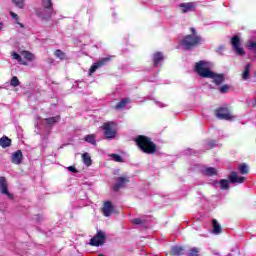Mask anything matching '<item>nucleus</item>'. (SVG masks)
<instances>
[{"label": "nucleus", "mask_w": 256, "mask_h": 256, "mask_svg": "<svg viewBox=\"0 0 256 256\" xmlns=\"http://www.w3.org/2000/svg\"><path fill=\"white\" fill-rule=\"evenodd\" d=\"M136 144L143 151V153L151 154L157 150V146L155 143L151 142V140L145 136H138L136 138Z\"/></svg>", "instance_id": "nucleus-1"}, {"label": "nucleus", "mask_w": 256, "mask_h": 256, "mask_svg": "<svg viewBox=\"0 0 256 256\" xmlns=\"http://www.w3.org/2000/svg\"><path fill=\"white\" fill-rule=\"evenodd\" d=\"M195 71L200 77L209 78L213 75L211 71V63L205 61H199L195 65Z\"/></svg>", "instance_id": "nucleus-2"}, {"label": "nucleus", "mask_w": 256, "mask_h": 256, "mask_svg": "<svg viewBox=\"0 0 256 256\" xmlns=\"http://www.w3.org/2000/svg\"><path fill=\"white\" fill-rule=\"evenodd\" d=\"M192 35L186 36L182 41L181 45L184 49H192L195 45H199L201 43V37L195 34V28H191Z\"/></svg>", "instance_id": "nucleus-3"}, {"label": "nucleus", "mask_w": 256, "mask_h": 256, "mask_svg": "<svg viewBox=\"0 0 256 256\" xmlns=\"http://www.w3.org/2000/svg\"><path fill=\"white\" fill-rule=\"evenodd\" d=\"M102 131H104V137H106V139H115V137L117 136V123H104L102 125Z\"/></svg>", "instance_id": "nucleus-4"}, {"label": "nucleus", "mask_w": 256, "mask_h": 256, "mask_svg": "<svg viewBox=\"0 0 256 256\" xmlns=\"http://www.w3.org/2000/svg\"><path fill=\"white\" fill-rule=\"evenodd\" d=\"M11 56L13 59L18 61L20 65H27V61H33V59H35V56L29 51H22L20 52V55L16 52H12Z\"/></svg>", "instance_id": "nucleus-5"}, {"label": "nucleus", "mask_w": 256, "mask_h": 256, "mask_svg": "<svg viewBox=\"0 0 256 256\" xmlns=\"http://www.w3.org/2000/svg\"><path fill=\"white\" fill-rule=\"evenodd\" d=\"M241 40L239 36H233L231 39V45L236 53V55H245V50L241 47Z\"/></svg>", "instance_id": "nucleus-6"}, {"label": "nucleus", "mask_w": 256, "mask_h": 256, "mask_svg": "<svg viewBox=\"0 0 256 256\" xmlns=\"http://www.w3.org/2000/svg\"><path fill=\"white\" fill-rule=\"evenodd\" d=\"M104 243H105V233L103 231H99L90 240V245H92L93 247H99V245H103Z\"/></svg>", "instance_id": "nucleus-7"}, {"label": "nucleus", "mask_w": 256, "mask_h": 256, "mask_svg": "<svg viewBox=\"0 0 256 256\" xmlns=\"http://www.w3.org/2000/svg\"><path fill=\"white\" fill-rule=\"evenodd\" d=\"M36 14L40 19H51V16L53 15V7L38 8Z\"/></svg>", "instance_id": "nucleus-8"}, {"label": "nucleus", "mask_w": 256, "mask_h": 256, "mask_svg": "<svg viewBox=\"0 0 256 256\" xmlns=\"http://www.w3.org/2000/svg\"><path fill=\"white\" fill-rule=\"evenodd\" d=\"M0 192L2 195H6L8 199H13V194L9 193L7 179L5 177H0Z\"/></svg>", "instance_id": "nucleus-9"}, {"label": "nucleus", "mask_w": 256, "mask_h": 256, "mask_svg": "<svg viewBox=\"0 0 256 256\" xmlns=\"http://www.w3.org/2000/svg\"><path fill=\"white\" fill-rule=\"evenodd\" d=\"M109 61H111V57L101 58L100 60H98L91 66L89 70V75H93L96 69H99V67H103V65H106L107 63H109Z\"/></svg>", "instance_id": "nucleus-10"}, {"label": "nucleus", "mask_w": 256, "mask_h": 256, "mask_svg": "<svg viewBox=\"0 0 256 256\" xmlns=\"http://www.w3.org/2000/svg\"><path fill=\"white\" fill-rule=\"evenodd\" d=\"M216 117L218 119H224L226 121H231L233 119V116L231 113H229V110L226 108H220L216 111Z\"/></svg>", "instance_id": "nucleus-11"}, {"label": "nucleus", "mask_w": 256, "mask_h": 256, "mask_svg": "<svg viewBox=\"0 0 256 256\" xmlns=\"http://www.w3.org/2000/svg\"><path fill=\"white\" fill-rule=\"evenodd\" d=\"M23 161V152L21 150H18L14 152L11 156V162L14 165H21V162Z\"/></svg>", "instance_id": "nucleus-12"}, {"label": "nucleus", "mask_w": 256, "mask_h": 256, "mask_svg": "<svg viewBox=\"0 0 256 256\" xmlns=\"http://www.w3.org/2000/svg\"><path fill=\"white\" fill-rule=\"evenodd\" d=\"M179 7L182 9V13H189V11H194L197 4L195 2L181 3Z\"/></svg>", "instance_id": "nucleus-13"}, {"label": "nucleus", "mask_w": 256, "mask_h": 256, "mask_svg": "<svg viewBox=\"0 0 256 256\" xmlns=\"http://www.w3.org/2000/svg\"><path fill=\"white\" fill-rule=\"evenodd\" d=\"M102 213L104 217H111V214L113 213V204H111L110 201L104 203Z\"/></svg>", "instance_id": "nucleus-14"}, {"label": "nucleus", "mask_w": 256, "mask_h": 256, "mask_svg": "<svg viewBox=\"0 0 256 256\" xmlns=\"http://www.w3.org/2000/svg\"><path fill=\"white\" fill-rule=\"evenodd\" d=\"M208 79H213L216 85H221V83L225 81V76L223 74H215V72H212V75L208 76Z\"/></svg>", "instance_id": "nucleus-15"}, {"label": "nucleus", "mask_w": 256, "mask_h": 256, "mask_svg": "<svg viewBox=\"0 0 256 256\" xmlns=\"http://www.w3.org/2000/svg\"><path fill=\"white\" fill-rule=\"evenodd\" d=\"M129 182V178L127 177H119L118 182L114 185V191H119L122 187H125Z\"/></svg>", "instance_id": "nucleus-16"}, {"label": "nucleus", "mask_w": 256, "mask_h": 256, "mask_svg": "<svg viewBox=\"0 0 256 256\" xmlns=\"http://www.w3.org/2000/svg\"><path fill=\"white\" fill-rule=\"evenodd\" d=\"M229 179L230 183H243L245 181V177H239L237 172H231Z\"/></svg>", "instance_id": "nucleus-17"}, {"label": "nucleus", "mask_w": 256, "mask_h": 256, "mask_svg": "<svg viewBox=\"0 0 256 256\" xmlns=\"http://www.w3.org/2000/svg\"><path fill=\"white\" fill-rule=\"evenodd\" d=\"M129 103H131V100H130L129 98L122 99V100L115 106V109H117L118 111H120V109H125V107H127V105H129Z\"/></svg>", "instance_id": "nucleus-18"}, {"label": "nucleus", "mask_w": 256, "mask_h": 256, "mask_svg": "<svg viewBox=\"0 0 256 256\" xmlns=\"http://www.w3.org/2000/svg\"><path fill=\"white\" fill-rule=\"evenodd\" d=\"M0 147H3V149H7V147H11V139L7 136H3L0 138Z\"/></svg>", "instance_id": "nucleus-19"}, {"label": "nucleus", "mask_w": 256, "mask_h": 256, "mask_svg": "<svg viewBox=\"0 0 256 256\" xmlns=\"http://www.w3.org/2000/svg\"><path fill=\"white\" fill-rule=\"evenodd\" d=\"M212 226H213V233L214 235H219L221 233V224L217 222L216 219L212 220Z\"/></svg>", "instance_id": "nucleus-20"}, {"label": "nucleus", "mask_w": 256, "mask_h": 256, "mask_svg": "<svg viewBox=\"0 0 256 256\" xmlns=\"http://www.w3.org/2000/svg\"><path fill=\"white\" fill-rule=\"evenodd\" d=\"M250 75H251V64H247L243 73H242V79L244 81H247V79H249Z\"/></svg>", "instance_id": "nucleus-21"}, {"label": "nucleus", "mask_w": 256, "mask_h": 256, "mask_svg": "<svg viewBox=\"0 0 256 256\" xmlns=\"http://www.w3.org/2000/svg\"><path fill=\"white\" fill-rule=\"evenodd\" d=\"M183 247L181 246H174L172 247L171 251H170V254L171 255H175V256H179V255H183Z\"/></svg>", "instance_id": "nucleus-22"}, {"label": "nucleus", "mask_w": 256, "mask_h": 256, "mask_svg": "<svg viewBox=\"0 0 256 256\" xmlns=\"http://www.w3.org/2000/svg\"><path fill=\"white\" fill-rule=\"evenodd\" d=\"M60 119H61L60 116H54V117L46 118L45 122L47 123V125H55V123H59Z\"/></svg>", "instance_id": "nucleus-23"}, {"label": "nucleus", "mask_w": 256, "mask_h": 256, "mask_svg": "<svg viewBox=\"0 0 256 256\" xmlns=\"http://www.w3.org/2000/svg\"><path fill=\"white\" fill-rule=\"evenodd\" d=\"M154 67H157L161 61H163V54L161 52H157L154 54Z\"/></svg>", "instance_id": "nucleus-24"}, {"label": "nucleus", "mask_w": 256, "mask_h": 256, "mask_svg": "<svg viewBox=\"0 0 256 256\" xmlns=\"http://www.w3.org/2000/svg\"><path fill=\"white\" fill-rule=\"evenodd\" d=\"M202 173L204 175H208V176H212V175H216L217 173V170H215V168H212V167H208V168H205L202 170Z\"/></svg>", "instance_id": "nucleus-25"}, {"label": "nucleus", "mask_w": 256, "mask_h": 256, "mask_svg": "<svg viewBox=\"0 0 256 256\" xmlns=\"http://www.w3.org/2000/svg\"><path fill=\"white\" fill-rule=\"evenodd\" d=\"M86 143H91V145H97L94 134H89L85 136Z\"/></svg>", "instance_id": "nucleus-26"}, {"label": "nucleus", "mask_w": 256, "mask_h": 256, "mask_svg": "<svg viewBox=\"0 0 256 256\" xmlns=\"http://www.w3.org/2000/svg\"><path fill=\"white\" fill-rule=\"evenodd\" d=\"M54 55L61 61H65V59H67V54L61 50H56Z\"/></svg>", "instance_id": "nucleus-27"}, {"label": "nucleus", "mask_w": 256, "mask_h": 256, "mask_svg": "<svg viewBox=\"0 0 256 256\" xmlns=\"http://www.w3.org/2000/svg\"><path fill=\"white\" fill-rule=\"evenodd\" d=\"M238 169L242 175H247V173H249V166H247V164H239Z\"/></svg>", "instance_id": "nucleus-28"}, {"label": "nucleus", "mask_w": 256, "mask_h": 256, "mask_svg": "<svg viewBox=\"0 0 256 256\" xmlns=\"http://www.w3.org/2000/svg\"><path fill=\"white\" fill-rule=\"evenodd\" d=\"M83 163L84 165H87V167H90L91 165V156L89 153H85L82 155Z\"/></svg>", "instance_id": "nucleus-29"}, {"label": "nucleus", "mask_w": 256, "mask_h": 256, "mask_svg": "<svg viewBox=\"0 0 256 256\" xmlns=\"http://www.w3.org/2000/svg\"><path fill=\"white\" fill-rule=\"evenodd\" d=\"M47 7H53L51 0H42V7L40 9H47Z\"/></svg>", "instance_id": "nucleus-30"}, {"label": "nucleus", "mask_w": 256, "mask_h": 256, "mask_svg": "<svg viewBox=\"0 0 256 256\" xmlns=\"http://www.w3.org/2000/svg\"><path fill=\"white\" fill-rule=\"evenodd\" d=\"M19 84H20L19 78H17V76L12 77L10 85L12 87H19Z\"/></svg>", "instance_id": "nucleus-31"}, {"label": "nucleus", "mask_w": 256, "mask_h": 256, "mask_svg": "<svg viewBox=\"0 0 256 256\" xmlns=\"http://www.w3.org/2000/svg\"><path fill=\"white\" fill-rule=\"evenodd\" d=\"M13 3H15L16 7H19V9H23L25 7V3L23 0H12Z\"/></svg>", "instance_id": "nucleus-32"}, {"label": "nucleus", "mask_w": 256, "mask_h": 256, "mask_svg": "<svg viewBox=\"0 0 256 256\" xmlns=\"http://www.w3.org/2000/svg\"><path fill=\"white\" fill-rule=\"evenodd\" d=\"M110 157L113 159V161H116V163H121L123 161V158H121L118 154H111Z\"/></svg>", "instance_id": "nucleus-33"}, {"label": "nucleus", "mask_w": 256, "mask_h": 256, "mask_svg": "<svg viewBox=\"0 0 256 256\" xmlns=\"http://www.w3.org/2000/svg\"><path fill=\"white\" fill-rule=\"evenodd\" d=\"M220 189H229V181L221 180L220 181Z\"/></svg>", "instance_id": "nucleus-34"}, {"label": "nucleus", "mask_w": 256, "mask_h": 256, "mask_svg": "<svg viewBox=\"0 0 256 256\" xmlns=\"http://www.w3.org/2000/svg\"><path fill=\"white\" fill-rule=\"evenodd\" d=\"M10 15H11V17H13V18L15 19L16 23H17L20 27H22V28L24 27L23 24H21V23L19 22V16H18L16 13L10 12Z\"/></svg>", "instance_id": "nucleus-35"}, {"label": "nucleus", "mask_w": 256, "mask_h": 256, "mask_svg": "<svg viewBox=\"0 0 256 256\" xmlns=\"http://www.w3.org/2000/svg\"><path fill=\"white\" fill-rule=\"evenodd\" d=\"M10 15H11V17H13V18L15 19L16 23H17L20 27H22V28L24 27L23 24H21V23L19 22V16H18L16 13L10 12Z\"/></svg>", "instance_id": "nucleus-36"}, {"label": "nucleus", "mask_w": 256, "mask_h": 256, "mask_svg": "<svg viewBox=\"0 0 256 256\" xmlns=\"http://www.w3.org/2000/svg\"><path fill=\"white\" fill-rule=\"evenodd\" d=\"M188 256H199V250L197 248H192L188 253Z\"/></svg>", "instance_id": "nucleus-37"}, {"label": "nucleus", "mask_w": 256, "mask_h": 256, "mask_svg": "<svg viewBox=\"0 0 256 256\" xmlns=\"http://www.w3.org/2000/svg\"><path fill=\"white\" fill-rule=\"evenodd\" d=\"M219 89H220V93H227L229 91V86L228 85H223Z\"/></svg>", "instance_id": "nucleus-38"}, {"label": "nucleus", "mask_w": 256, "mask_h": 256, "mask_svg": "<svg viewBox=\"0 0 256 256\" xmlns=\"http://www.w3.org/2000/svg\"><path fill=\"white\" fill-rule=\"evenodd\" d=\"M132 223H134V225H141L142 221L139 218H135L134 220H132Z\"/></svg>", "instance_id": "nucleus-39"}, {"label": "nucleus", "mask_w": 256, "mask_h": 256, "mask_svg": "<svg viewBox=\"0 0 256 256\" xmlns=\"http://www.w3.org/2000/svg\"><path fill=\"white\" fill-rule=\"evenodd\" d=\"M68 171H71L72 173H77V169H75V166H69Z\"/></svg>", "instance_id": "nucleus-40"}, {"label": "nucleus", "mask_w": 256, "mask_h": 256, "mask_svg": "<svg viewBox=\"0 0 256 256\" xmlns=\"http://www.w3.org/2000/svg\"><path fill=\"white\" fill-rule=\"evenodd\" d=\"M159 107H165V105H163V103L159 102L158 103Z\"/></svg>", "instance_id": "nucleus-41"}, {"label": "nucleus", "mask_w": 256, "mask_h": 256, "mask_svg": "<svg viewBox=\"0 0 256 256\" xmlns=\"http://www.w3.org/2000/svg\"><path fill=\"white\" fill-rule=\"evenodd\" d=\"M3 29V23H0V31Z\"/></svg>", "instance_id": "nucleus-42"}, {"label": "nucleus", "mask_w": 256, "mask_h": 256, "mask_svg": "<svg viewBox=\"0 0 256 256\" xmlns=\"http://www.w3.org/2000/svg\"><path fill=\"white\" fill-rule=\"evenodd\" d=\"M98 256H104L103 254H99Z\"/></svg>", "instance_id": "nucleus-43"}]
</instances>
